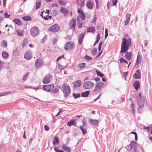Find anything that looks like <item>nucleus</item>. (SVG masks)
<instances>
[{"label": "nucleus", "instance_id": "obj_1", "mask_svg": "<svg viewBox=\"0 0 152 152\" xmlns=\"http://www.w3.org/2000/svg\"><path fill=\"white\" fill-rule=\"evenodd\" d=\"M131 45V40L130 38L126 39L124 37H123L121 43L120 53H125L129 49V47Z\"/></svg>", "mask_w": 152, "mask_h": 152}, {"label": "nucleus", "instance_id": "obj_2", "mask_svg": "<svg viewBox=\"0 0 152 152\" xmlns=\"http://www.w3.org/2000/svg\"><path fill=\"white\" fill-rule=\"evenodd\" d=\"M60 88L64 93L65 97L67 96L68 94L70 93V89L69 86L66 83H64Z\"/></svg>", "mask_w": 152, "mask_h": 152}, {"label": "nucleus", "instance_id": "obj_3", "mask_svg": "<svg viewBox=\"0 0 152 152\" xmlns=\"http://www.w3.org/2000/svg\"><path fill=\"white\" fill-rule=\"evenodd\" d=\"M137 142L134 141H132L129 144L130 151L133 152H138L137 149Z\"/></svg>", "mask_w": 152, "mask_h": 152}, {"label": "nucleus", "instance_id": "obj_4", "mask_svg": "<svg viewBox=\"0 0 152 152\" xmlns=\"http://www.w3.org/2000/svg\"><path fill=\"white\" fill-rule=\"evenodd\" d=\"M64 48L66 50H72L74 48V44L71 41L68 42L65 44Z\"/></svg>", "mask_w": 152, "mask_h": 152}, {"label": "nucleus", "instance_id": "obj_5", "mask_svg": "<svg viewBox=\"0 0 152 152\" xmlns=\"http://www.w3.org/2000/svg\"><path fill=\"white\" fill-rule=\"evenodd\" d=\"M94 84L91 81H87L84 83L83 87L86 89H89L92 88L94 86Z\"/></svg>", "mask_w": 152, "mask_h": 152}, {"label": "nucleus", "instance_id": "obj_6", "mask_svg": "<svg viewBox=\"0 0 152 152\" xmlns=\"http://www.w3.org/2000/svg\"><path fill=\"white\" fill-rule=\"evenodd\" d=\"M39 32L38 28L36 27H33L30 30V33L33 37L36 36Z\"/></svg>", "mask_w": 152, "mask_h": 152}, {"label": "nucleus", "instance_id": "obj_7", "mask_svg": "<svg viewBox=\"0 0 152 152\" xmlns=\"http://www.w3.org/2000/svg\"><path fill=\"white\" fill-rule=\"evenodd\" d=\"M104 85V83L101 82H97L95 85V88L93 91L94 92H96L97 90H100Z\"/></svg>", "mask_w": 152, "mask_h": 152}, {"label": "nucleus", "instance_id": "obj_8", "mask_svg": "<svg viewBox=\"0 0 152 152\" xmlns=\"http://www.w3.org/2000/svg\"><path fill=\"white\" fill-rule=\"evenodd\" d=\"M54 86L53 84L44 85L42 87V89L45 91L50 92L52 90Z\"/></svg>", "mask_w": 152, "mask_h": 152}, {"label": "nucleus", "instance_id": "obj_9", "mask_svg": "<svg viewBox=\"0 0 152 152\" xmlns=\"http://www.w3.org/2000/svg\"><path fill=\"white\" fill-rule=\"evenodd\" d=\"M59 28L57 24H55L49 28V30L52 32H56L59 31Z\"/></svg>", "mask_w": 152, "mask_h": 152}, {"label": "nucleus", "instance_id": "obj_10", "mask_svg": "<svg viewBox=\"0 0 152 152\" xmlns=\"http://www.w3.org/2000/svg\"><path fill=\"white\" fill-rule=\"evenodd\" d=\"M43 64V60L41 58H38L35 62V66L36 68H38L42 66Z\"/></svg>", "mask_w": 152, "mask_h": 152}, {"label": "nucleus", "instance_id": "obj_11", "mask_svg": "<svg viewBox=\"0 0 152 152\" xmlns=\"http://www.w3.org/2000/svg\"><path fill=\"white\" fill-rule=\"evenodd\" d=\"M75 19L73 18L69 22V27L70 28L72 29L73 30H74L75 29Z\"/></svg>", "mask_w": 152, "mask_h": 152}, {"label": "nucleus", "instance_id": "obj_12", "mask_svg": "<svg viewBox=\"0 0 152 152\" xmlns=\"http://www.w3.org/2000/svg\"><path fill=\"white\" fill-rule=\"evenodd\" d=\"M52 77L51 75H47L45 77L43 82L44 84H47L50 81V79Z\"/></svg>", "mask_w": 152, "mask_h": 152}, {"label": "nucleus", "instance_id": "obj_13", "mask_svg": "<svg viewBox=\"0 0 152 152\" xmlns=\"http://www.w3.org/2000/svg\"><path fill=\"white\" fill-rule=\"evenodd\" d=\"M141 94V93L139 94V96L138 97L137 100V104L139 108H142V102Z\"/></svg>", "mask_w": 152, "mask_h": 152}, {"label": "nucleus", "instance_id": "obj_14", "mask_svg": "<svg viewBox=\"0 0 152 152\" xmlns=\"http://www.w3.org/2000/svg\"><path fill=\"white\" fill-rule=\"evenodd\" d=\"M141 60V56L138 53L137 59L136 63L135 64V66L137 68L140 64Z\"/></svg>", "mask_w": 152, "mask_h": 152}, {"label": "nucleus", "instance_id": "obj_15", "mask_svg": "<svg viewBox=\"0 0 152 152\" xmlns=\"http://www.w3.org/2000/svg\"><path fill=\"white\" fill-rule=\"evenodd\" d=\"M133 77L135 79L140 78L141 77V75L139 72V70H136L135 73L133 74Z\"/></svg>", "mask_w": 152, "mask_h": 152}, {"label": "nucleus", "instance_id": "obj_16", "mask_svg": "<svg viewBox=\"0 0 152 152\" xmlns=\"http://www.w3.org/2000/svg\"><path fill=\"white\" fill-rule=\"evenodd\" d=\"M62 148L64 151L67 152H70L71 151V148L67 146L64 144L62 145Z\"/></svg>", "mask_w": 152, "mask_h": 152}, {"label": "nucleus", "instance_id": "obj_17", "mask_svg": "<svg viewBox=\"0 0 152 152\" xmlns=\"http://www.w3.org/2000/svg\"><path fill=\"white\" fill-rule=\"evenodd\" d=\"M89 124L92 125H96L99 124V121L98 120L90 119L88 120Z\"/></svg>", "mask_w": 152, "mask_h": 152}, {"label": "nucleus", "instance_id": "obj_18", "mask_svg": "<svg viewBox=\"0 0 152 152\" xmlns=\"http://www.w3.org/2000/svg\"><path fill=\"white\" fill-rule=\"evenodd\" d=\"M87 7L90 9H91L93 7V3L91 1H88L86 4Z\"/></svg>", "mask_w": 152, "mask_h": 152}, {"label": "nucleus", "instance_id": "obj_19", "mask_svg": "<svg viewBox=\"0 0 152 152\" xmlns=\"http://www.w3.org/2000/svg\"><path fill=\"white\" fill-rule=\"evenodd\" d=\"M59 140V139L57 136H56L54 137L53 141V143L54 146L57 145L58 144Z\"/></svg>", "mask_w": 152, "mask_h": 152}, {"label": "nucleus", "instance_id": "obj_20", "mask_svg": "<svg viewBox=\"0 0 152 152\" xmlns=\"http://www.w3.org/2000/svg\"><path fill=\"white\" fill-rule=\"evenodd\" d=\"M84 35L83 34H80L78 37V41L79 45H80L82 43Z\"/></svg>", "mask_w": 152, "mask_h": 152}, {"label": "nucleus", "instance_id": "obj_21", "mask_svg": "<svg viewBox=\"0 0 152 152\" xmlns=\"http://www.w3.org/2000/svg\"><path fill=\"white\" fill-rule=\"evenodd\" d=\"M81 84V82L80 80H77L73 83L74 86L75 87H79Z\"/></svg>", "mask_w": 152, "mask_h": 152}, {"label": "nucleus", "instance_id": "obj_22", "mask_svg": "<svg viewBox=\"0 0 152 152\" xmlns=\"http://www.w3.org/2000/svg\"><path fill=\"white\" fill-rule=\"evenodd\" d=\"M31 57V56L30 55L29 51H27L25 53L24 55V58L27 60L30 59Z\"/></svg>", "mask_w": 152, "mask_h": 152}, {"label": "nucleus", "instance_id": "obj_23", "mask_svg": "<svg viewBox=\"0 0 152 152\" xmlns=\"http://www.w3.org/2000/svg\"><path fill=\"white\" fill-rule=\"evenodd\" d=\"M67 125L69 126H70L72 125H73L75 126L76 124V120H73L71 121H70L68 122L67 123Z\"/></svg>", "mask_w": 152, "mask_h": 152}, {"label": "nucleus", "instance_id": "obj_24", "mask_svg": "<svg viewBox=\"0 0 152 152\" xmlns=\"http://www.w3.org/2000/svg\"><path fill=\"white\" fill-rule=\"evenodd\" d=\"M133 85L136 90H138L140 88L139 83L138 81H135Z\"/></svg>", "mask_w": 152, "mask_h": 152}, {"label": "nucleus", "instance_id": "obj_25", "mask_svg": "<svg viewBox=\"0 0 152 152\" xmlns=\"http://www.w3.org/2000/svg\"><path fill=\"white\" fill-rule=\"evenodd\" d=\"M77 26L79 28H80L82 27V22H80V17L77 16Z\"/></svg>", "mask_w": 152, "mask_h": 152}, {"label": "nucleus", "instance_id": "obj_26", "mask_svg": "<svg viewBox=\"0 0 152 152\" xmlns=\"http://www.w3.org/2000/svg\"><path fill=\"white\" fill-rule=\"evenodd\" d=\"M86 127L83 126H80V128L83 134H85L87 132V129Z\"/></svg>", "mask_w": 152, "mask_h": 152}, {"label": "nucleus", "instance_id": "obj_27", "mask_svg": "<svg viewBox=\"0 0 152 152\" xmlns=\"http://www.w3.org/2000/svg\"><path fill=\"white\" fill-rule=\"evenodd\" d=\"M16 32L18 35L20 36H23V30L17 29L16 30Z\"/></svg>", "mask_w": 152, "mask_h": 152}, {"label": "nucleus", "instance_id": "obj_28", "mask_svg": "<svg viewBox=\"0 0 152 152\" xmlns=\"http://www.w3.org/2000/svg\"><path fill=\"white\" fill-rule=\"evenodd\" d=\"M60 11L64 14L65 16L68 14V12L67 10L63 7L61 8Z\"/></svg>", "mask_w": 152, "mask_h": 152}, {"label": "nucleus", "instance_id": "obj_29", "mask_svg": "<svg viewBox=\"0 0 152 152\" xmlns=\"http://www.w3.org/2000/svg\"><path fill=\"white\" fill-rule=\"evenodd\" d=\"M89 91H87L84 92H83L81 94V96L82 97H88L89 95Z\"/></svg>", "mask_w": 152, "mask_h": 152}, {"label": "nucleus", "instance_id": "obj_30", "mask_svg": "<svg viewBox=\"0 0 152 152\" xmlns=\"http://www.w3.org/2000/svg\"><path fill=\"white\" fill-rule=\"evenodd\" d=\"M2 56L3 58H7L9 56V54L5 51H3L2 53Z\"/></svg>", "mask_w": 152, "mask_h": 152}, {"label": "nucleus", "instance_id": "obj_31", "mask_svg": "<svg viewBox=\"0 0 152 152\" xmlns=\"http://www.w3.org/2000/svg\"><path fill=\"white\" fill-rule=\"evenodd\" d=\"M95 31V28L92 26H91L87 28V32H91L93 33Z\"/></svg>", "mask_w": 152, "mask_h": 152}, {"label": "nucleus", "instance_id": "obj_32", "mask_svg": "<svg viewBox=\"0 0 152 152\" xmlns=\"http://www.w3.org/2000/svg\"><path fill=\"white\" fill-rule=\"evenodd\" d=\"M86 65V64L84 63H82L79 64L77 66V68L79 69H82L84 68Z\"/></svg>", "mask_w": 152, "mask_h": 152}, {"label": "nucleus", "instance_id": "obj_33", "mask_svg": "<svg viewBox=\"0 0 152 152\" xmlns=\"http://www.w3.org/2000/svg\"><path fill=\"white\" fill-rule=\"evenodd\" d=\"M131 55L132 54L130 52H127L125 55V58L128 60H129L131 58Z\"/></svg>", "mask_w": 152, "mask_h": 152}, {"label": "nucleus", "instance_id": "obj_34", "mask_svg": "<svg viewBox=\"0 0 152 152\" xmlns=\"http://www.w3.org/2000/svg\"><path fill=\"white\" fill-rule=\"evenodd\" d=\"M13 22L16 24L18 25H20L22 24V23L20 20L17 19H15L13 20Z\"/></svg>", "mask_w": 152, "mask_h": 152}, {"label": "nucleus", "instance_id": "obj_35", "mask_svg": "<svg viewBox=\"0 0 152 152\" xmlns=\"http://www.w3.org/2000/svg\"><path fill=\"white\" fill-rule=\"evenodd\" d=\"M1 45L3 48H6L7 46V43L5 40H3L1 42Z\"/></svg>", "mask_w": 152, "mask_h": 152}, {"label": "nucleus", "instance_id": "obj_36", "mask_svg": "<svg viewBox=\"0 0 152 152\" xmlns=\"http://www.w3.org/2000/svg\"><path fill=\"white\" fill-rule=\"evenodd\" d=\"M11 92L10 91H7L3 92L0 94V96L7 95L10 94Z\"/></svg>", "mask_w": 152, "mask_h": 152}, {"label": "nucleus", "instance_id": "obj_37", "mask_svg": "<svg viewBox=\"0 0 152 152\" xmlns=\"http://www.w3.org/2000/svg\"><path fill=\"white\" fill-rule=\"evenodd\" d=\"M29 74V73L27 72L23 76V81H26L27 78L28 77Z\"/></svg>", "mask_w": 152, "mask_h": 152}, {"label": "nucleus", "instance_id": "obj_38", "mask_svg": "<svg viewBox=\"0 0 152 152\" xmlns=\"http://www.w3.org/2000/svg\"><path fill=\"white\" fill-rule=\"evenodd\" d=\"M78 14L80 17L83 20H84L85 19V17L83 12H80Z\"/></svg>", "mask_w": 152, "mask_h": 152}, {"label": "nucleus", "instance_id": "obj_39", "mask_svg": "<svg viewBox=\"0 0 152 152\" xmlns=\"http://www.w3.org/2000/svg\"><path fill=\"white\" fill-rule=\"evenodd\" d=\"M22 19L24 20H31V17L27 16L23 17Z\"/></svg>", "mask_w": 152, "mask_h": 152}, {"label": "nucleus", "instance_id": "obj_40", "mask_svg": "<svg viewBox=\"0 0 152 152\" xmlns=\"http://www.w3.org/2000/svg\"><path fill=\"white\" fill-rule=\"evenodd\" d=\"M58 68L60 70L63 69L64 68H66V66H62L59 63H58Z\"/></svg>", "mask_w": 152, "mask_h": 152}, {"label": "nucleus", "instance_id": "obj_41", "mask_svg": "<svg viewBox=\"0 0 152 152\" xmlns=\"http://www.w3.org/2000/svg\"><path fill=\"white\" fill-rule=\"evenodd\" d=\"M97 52L96 49H94L91 51V54L94 56H95L97 54Z\"/></svg>", "mask_w": 152, "mask_h": 152}, {"label": "nucleus", "instance_id": "obj_42", "mask_svg": "<svg viewBox=\"0 0 152 152\" xmlns=\"http://www.w3.org/2000/svg\"><path fill=\"white\" fill-rule=\"evenodd\" d=\"M52 15L53 16H56L58 14V12L56 10H53L52 12Z\"/></svg>", "mask_w": 152, "mask_h": 152}, {"label": "nucleus", "instance_id": "obj_43", "mask_svg": "<svg viewBox=\"0 0 152 152\" xmlns=\"http://www.w3.org/2000/svg\"><path fill=\"white\" fill-rule=\"evenodd\" d=\"M96 72L98 76L101 77H102L103 76V74L97 70H96Z\"/></svg>", "mask_w": 152, "mask_h": 152}, {"label": "nucleus", "instance_id": "obj_44", "mask_svg": "<svg viewBox=\"0 0 152 152\" xmlns=\"http://www.w3.org/2000/svg\"><path fill=\"white\" fill-rule=\"evenodd\" d=\"M83 124L82 126H83L86 127L87 125L86 124V121L85 119H84L82 120Z\"/></svg>", "mask_w": 152, "mask_h": 152}, {"label": "nucleus", "instance_id": "obj_45", "mask_svg": "<svg viewBox=\"0 0 152 152\" xmlns=\"http://www.w3.org/2000/svg\"><path fill=\"white\" fill-rule=\"evenodd\" d=\"M41 6V3L39 2H37L36 3V9H39Z\"/></svg>", "mask_w": 152, "mask_h": 152}, {"label": "nucleus", "instance_id": "obj_46", "mask_svg": "<svg viewBox=\"0 0 152 152\" xmlns=\"http://www.w3.org/2000/svg\"><path fill=\"white\" fill-rule=\"evenodd\" d=\"M131 14L129 13H127L126 14V20L129 21L130 20V17L131 16Z\"/></svg>", "mask_w": 152, "mask_h": 152}, {"label": "nucleus", "instance_id": "obj_47", "mask_svg": "<svg viewBox=\"0 0 152 152\" xmlns=\"http://www.w3.org/2000/svg\"><path fill=\"white\" fill-rule=\"evenodd\" d=\"M43 12H41L40 13V15L42 16V18L44 19H45L46 20H48V18H47V16H43Z\"/></svg>", "mask_w": 152, "mask_h": 152}, {"label": "nucleus", "instance_id": "obj_48", "mask_svg": "<svg viewBox=\"0 0 152 152\" xmlns=\"http://www.w3.org/2000/svg\"><path fill=\"white\" fill-rule=\"evenodd\" d=\"M59 2L62 5H64L66 3V1L63 0H58Z\"/></svg>", "mask_w": 152, "mask_h": 152}, {"label": "nucleus", "instance_id": "obj_49", "mask_svg": "<svg viewBox=\"0 0 152 152\" xmlns=\"http://www.w3.org/2000/svg\"><path fill=\"white\" fill-rule=\"evenodd\" d=\"M120 62L121 63H122V62H124V63H128V62H127V61H126L125 60V59H124L122 57H121L120 58Z\"/></svg>", "mask_w": 152, "mask_h": 152}, {"label": "nucleus", "instance_id": "obj_50", "mask_svg": "<svg viewBox=\"0 0 152 152\" xmlns=\"http://www.w3.org/2000/svg\"><path fill=\"white\" fill-rule=\"evenodd\" d=\"M59 91V87L55 88L53 91L52 92L54 93H56L58 92Z\"/></svg>", "mask_w": 152, "mask_h": 152}, {"label": "nucleus", "instance_id": "obj_51", "mask_svg": "<svg viewBox=\"0 0 152 152\" xmlns=\"http://www.w3.org/2000/svg\"><path fill=\"white\" fill-rule=\"evenodd\" d=\"M113 3V6H115L116 5V4L117 3L118 1L117 0H113L111 1Z\"/></svg>", "mask_w": 152, "mask_h": 152}, {"label": "nucleus", "instance_id": "obj_52", "mask_svg": "<svg viewBox=\"0 0 152 152\" xmlns=\"http://www.w3.org/2000/svg\"><path fill=\"white\" fill-rule=\"evenodd\" d=\"M73 96L75 98H77L80 96V94H73Z\"/></svg>", "mask_w": 152, "mask_h": 152}, {"label": "nucleus", "instance_id": "obj_53", "mask_svg": "<svg viewBox=\"0 0 152 152\" xmlns=\"http://www.w3.org/2000/svg\"><path fill=\"white\" fill-rule=\"evenodd\" d=\"M85 58L87 60H91L92 59V58L91 57H90L87 55H86L85 57Z\"/></svg>", "mask_w": 152, "mask_h": 152}, {"label": "nucleus", "instance_id": "obj_54", "mask_svg": "<svg viewBox=\"0 0 152 152\" xmlns=\"http://www.w3.org/2000/svg\"><path fill=\"white\" fill-rule=\"evenodd\" d=\"M100 35L99 34H98L97 36L96 40V42H99L100 39Z\"/></svg>", "mask_w": 152, "mask_h": 152}, {"label": "nucleus", "instance_id": "obj_55", "mask_svg": "<svg viewBox=\"0 0 152 152\" xmlns=\"http://www.w3.org/2000/svg\"><path fill=\"white\" fill-rule=\"evenodd\" d=\"M151 127L150 126L145 127L144 126L143 128V129H146L147 130L149 131L150 130Z\"/></svg>", "mask_w": 152, "mask_h": 152}, {"label": "nucleus", "instance_id": "obj_56", "mask_svg": "<svg viewBox=\"0 0 152 152\" xmlns=\"http://www.w3.org/2000/svg\"><path fill=\"white\" fill-rule=\"evenodd\" d=\"M45 130L46 131H48L49 130V127L47 125H45L44 126Z\"/></svg>", "mask_w": 152, "mask_h": 152}, {"label": "nucleus", "instance_id": "obj_57", "mask_svg": "<svg viewBox=\"0 0 152 152\" xmlns=\"http://www.w3.org/2000/svg\"><path fill=\"white\" fill-rule=\"evenodd\" d=\"M107 30V29H105V38L106 37L108 36Z\"/></svg>", "mask_w": 152, "mask_h": 152}, {"label": "nucleus", "instance_id": "obj_58", "mask_svg": "<svg viewBox=\"0 0 152 152\" xmlns=\"http://www.w3.org/2000/svg\"><path fill=\"white\" fill-rule=\"evenodd\" d=\"M34 139L33 138H31L29 140V143L30 145H31L32 143V140Z\"/></svg>", "mask_w": 152, "mask_h": 152}, {"label": "nucleus", "instance_id": "obj_59", "mask_svg": "<svg viewBox=\"0 0 152 152\" xmlns=\"http://www.w3.org/2000/svg\"><path fill=\"white\" fill-rule=\"evenodd\" d=\"M130 107L131 108H134V104L133 102L131 103Z\"/></svg>", "mask_w": 152, "mask_h": 152}, {"label": "nucleus", "instance_id": "obj_60", "mask_svg": "<svg viewBox=\"0 0 152 152\" xmlns=\"http://www.w3.org/2000/svg\"><path fill=\"white\" fill-rule=\"evenodd\" d=\"M5 18H7L10 16V15L8 14L6 12H5L4 14Z\"/></svg>", "mask_w": 152, "mask_h": 152}, {"label": "nucleus", "instance_id": "obj_61", "mask_svg": "<svg viewBox=\"0 0 152 152\" xmlns=\"http://www.w3.org/2000/svg\"><path fill=\"white\" fill-rule=\"evenodd\" d=\"M63 57H64L63 55L58 57L56 59V61L57 62H58V61L61 59V58H63Z\"/></svg>", "mask_w": 152, "mask_h": 152}, {"label": "nucleus", "instance_id": "obj_62", "mask_svg": "<svg viewBox=\"0 0 152 152\" xmlns=\"http://www.w3.org/2000/svg\"><path fill=\"white\" fill-rule=\"evenodd\" d=\"M52 7H56L58 6V5L56 4H54L51 5Z\"/></svg>", "mask_w": 152, "mask_h": 152}, {"label": "nucleus", "instance_id": "obj_63", "mask_svg": "<svg viewBox=\"0 0 152 152\" xmlns=\"http://www.w3.org/2000/svg\"><path fill=\"white\" fill-rule=\"evenodd\" d=\"M49 11L48 10H46L45 12V11H44V12H45V13L47 14V15H46V16H47V17L49 14Z\"/></svg>", "mask_w": 152, "mask_h": 152}, {"label": "nucleus", "instance_id": "obj_64", "mask_svg": "<svg viewBox=\"0 0 152 152\" xmlns=\"http://www.w3.org/2000/svg\"><path fill=\"white\" fill-rule=\"evenodd\" d=\"M84 1H82L81 2V3H80V7H83L84 6Z\"/></svg>", "mask_w": 152, "mask_h": 152}]
</instances>
